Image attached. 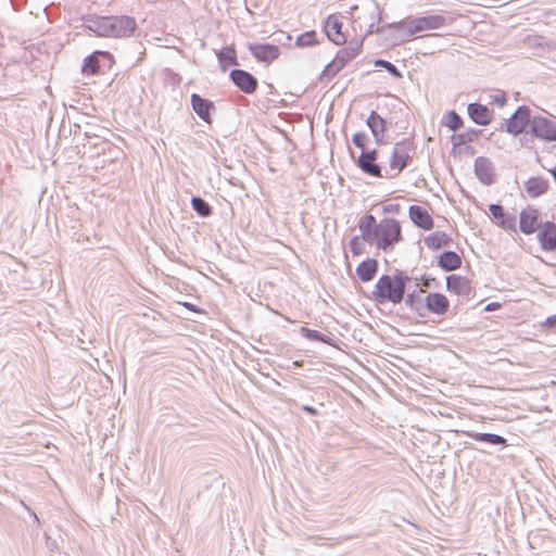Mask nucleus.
<instances>
[{"instance_id": "49530a36", "label": "nucleus", "mask_w": 556, "mask_h": 556, "mask_svg": "<svg viewBox=\"0 0 556 556\" xmlns=\"http://www.w3.org/2000/svg\"><path fill=\"white\" fill-rule=\"evenodd\" d=\"M381 14H382V10H380V11L378 12V22H381Z\"/></svg>"}, {"instance_id": "ddd939ff", "label": "nucleus", "mask_w": 556, "mask_h": 556, "mask_svg": "<svg viewBox=\"0 0 556 556\" xmlns=\"http://www.w3.org/2000/svg\"><path fill=\"white\" fill-rule=\"evenodd\" d=\"M408 215L413 224L424 230H430L433 228V218L431 214L425 207L420 205H410L408 208Z\"/></svg>"}, {"instance_id": "39448f33", "label": "nucleus", "mask_w": 556, "mask_h": 556, "mask_svg": "<svg viewBox=\"0 0 556 556\" xmlns=\"http://www.w3.org/2000/svg\"><path fill=\"white\" fill-rule=\"evenodd\" d=\"M534 114L527 105H519L508 119L501 124V129H505L513 136H518L526 131L527 127L531 128Z\"/></svg>"}, {"instance_id": "a211bd4d", "label": "nucleus", "mask_w": 556, "mask_h": 556, "mask_svg": "<svg viewBox=\"0 0 556 556\" xmlns=\"http://www.w3.org/2000/svg\"><path fill=\"white\" fill-rule=\"evenodd\" d=\"M342 23L336 15H329L325 23V33L330 41L340 46L345 43L346 38L341 30Z\"/></svg>"}, {"instance_id": "c9c22d12", "label": "nucleus", "mask_w": 556, "mask_h": 556, "mask_svg": "<svg viewBox=\"0 0 556 556\" xmlns=\"http://www.w3.org/2000/svg\"><path fill=\"white\" fill-rule=\"evenodd\" d=\"M507 101L506 93L502 90L496 91L495 93H492L489 96V103L490 104H498L500 106H503Z\"/></svg>"}, {"instance_id": "f704fd0d", "label": "nucleus", "mask_w": 556, "mask_h": 556, "mask_svg": "<svg viewBox=\"0 0 556 556\" xmlns=\"http://www.w3.org/2000/svg\"><path fill=\"white\" fill-rule=\"evenodd\" d=\"M192 207L199 215L203 217L208 216L212 213L211 206L201 198L192 199Z\"/></svg>"}, {"instance_id": "4be33fe9", "label": "nucleus", "mask_w": 556, "mask_h": 556, "mask_svg": "<svg viewBox=\"0 0 556 556\" xmlns=\"http://www.w3.org/2000/svg\"><path fill=\"white\" fill-rule=\"evenodd\" d=\"M378 271V261L375 258H366L356 267V275L363 282L374 279Z\"/></svg>"}, {"instance_id": "9b49d317", "label": "nucleus", "mask_w": 556, "mask_h": 556, "mask_svg": "<svg viewBox=\"0 0 556 556\" xmlns=\"http://www.w3.org/2000/svg\"><path fill=\"white\" fill-rule=\"evenodd\" d=\"M446 289L452 294L467 298L472 292L471 280L462 275H450L446 277Z\"/></svg>"}, {"instance_id": "c756f323", "label": "nucleus", "mask_w": 556, "mask_h": 556, "mask_svg": "<svg viewBox=\"0 0 556 556\" xmlns=\"http://www.w3.org/2000/svg\"><path fill=\"white\" fill-rule=\"evenodd\" d=\"M367 125L376 139H378V136L384 130V121L375 111L368 116Z\"/></svg>"}, {"instance_id": "1a4fd4ad", "label": "nucleus", "mask_w": 556, "mask_h": 556, "mask_svg": "<svg viewBox=\"0 0 556 556\" xmlns=\"http://www.w3.org/2000/svg\"><path fill=\"white\" fill-rule=\"evenodd\" d=\"M357 147L362 149V153L358 157V166L362 168L363 172L366 174L374 176V177H380L381 172L378 164L375 163L377 153L375 150L369 151L365 148L364 141H355Z\"/></svg>"}, {"instance_id": "423d86ee", "label": "nucleus", "mask_w": 556, "mask_h": 556, "mask_svg": "<svg viewBox=\"0 0 556 556\" xmlns=\"http://www.w3.org/2000/svg\"><path fill=\"white\" fill-rule=\"evenodd\" d=\"M114 59L110 52L97 50L84 59L81 73L84 75H96L104 68H111Z\"/></svg>"}, {"instance_id": "a19ab883", "label": "nucleus", "mask_w": 556, "mask_h": 556, "mask_svg": "<svg viewBox=\"0 0 556 556\" xmlns=\"http://www.w3.org/2000/svg\"><path fill=\"white\" fill-rule=\"evenodd\" d=\"M501 307H502L501 303H498V302H491V303H489V304L484 307V311H485V312H493V311H496V309H498V308H501Z\"/></svg>"}, {"instance_id": "6e6552de", "label": "nucleus", "mask_w": 556, "mask_h": 556, "mask_svg": "<svg viewBox=\"0 0 556 556\" xmlns=\"http://www.w3.org/2000/svg\"><path fill=\"white\" fill-rule=\"evenodd\" d=\"M232 84L247 94L253 93L257 89V79L244 70L235 68L229 74Z\"/></svg>"}, {"instance_id": "f257e3e1", "label": "nucleus", "mask_w": 556, "mask_h": 556, "mask_svg": "<svg viewBox=\"0 0 556 556\" xmlns=\"http://www.w3.org/2000/svg\"><path fill=\"white\" fill-rule=\"evenodd\" d=\"M359 231H365L370 238V244L384 253L391 252L403 240L401 222L393 217H386L377 223L374 215L363 216L358 223Z\"/></svg>"}, {"instance_id": "393cba45", "label": "nucleus", "mask_w": 556, "mask_h": 556, "mask_svg": "<svg viewBox=\"0 0 556 556\" xmlns=\"http://www.w3.org/2000/svg\"><path fill=\"white\" fill-rule=\"evenodd\" d=\"M451 238L444 231H434L425 238V244L430 250H439L450 245Z\"/></svg>"}, {"instance_id": "4c0bfd02", "label": "nucleus", "mask_w": 556, "mask_h": 556, "mask_svg": "<svg viewBox=\"0 0 556 556\" xmlns=\"http://www.w3.org/2000/svg\"><path fill=\"white\" fill-rule=\"evenodd\" d=\"M390 24H386V25H382V26H379V25H376L375 23H371L368 27V34H374V33H381L386 28H390L389 27Z\"/></svg>"}, {"instance_id": "a878e982", "label": "nucleus", "mask_w": 556, "mask_h": 556, "mask_svg": "<svg viewBox=\"0 0 556 556\" xmlns=\"http://www.w3.org/2000/svg\"><path fill=\"white\" fill-rule=\"evenodd\" d=\"M438 265L447 271L455 270L462 266V258L457 253L447 251L440 255Z\"/></svg>"}, {"instance_id": "bb28decb", "label": "nucleus", "mask_w": 556, "mask_h": 556, "mask_svg": "<svg viewBox=\"0 0 556 556\" xmlns=\"http://www.w3.org/2000/svg\"><path fill=\"white\" fill-rule=\"evenodd\" d=\"M370 243V238L365 231L359 236H354L350 241V250L354 256H359L366 252V245Z\"/></svg>"}, {"instance_id": "de8ad7c7", "label": "nucleus", "mask_w": 556, "mask_h": 556, "mask_svg": "<svg viewBox=\"0 0 556 556\" xmlns=\"http://www.w3.org/2000/svg\"><path fill=\"white\" fill-rule=\"evenodd\" d=\"M185 306H186L187 308L191 309V311H194V309H193V307H192V305L185 304Z\"/></svg>"}, {"instance_id": "b1692460", "label": "nucleus", "mask_w": 556, "mask_h": 556, "mask_svg": "<svg viewBox=\"0 0 556 556\" xmlns=\"http://www.w3.org/2000/svg\"><path fill=\"white\" fill-rule=\"evenodd\" d=\"M548 182L541 177H531L525 182V190L531 198H536L547 191Z\"/></svg>"}, {"instance_id": "20e7f679", "label": "nucleus", "mask_w": 556, "mask_h": 556, "mask_svg": "<svg viewBox=\"0 0 556 556\" xmlns=\"http://www.w3.org/2000/svg\"><path fill=\"white\" fill-rule=\"evenodd\" d=\"M446 24L444 15L431 14L412 20H402L400 22L391 23L389 27L396 30H403L402 40H407L414 35L432 29H439Z\"/></svg>"}, {"instance_id": "79ce46f5", "label": "nucleus", "mask_w": 556, "mask_h": 556, "mask_svg": "<svg viewBox=\"0 0 556 556\" xmlns=\"http://www.w3.org/2000/svg\"><path fill=\"white\" fill-rule=\"evenodd\" d=\"M406 304L412 308V309H415V311H418V307L415 305L414 303V299H413V295H408L407 300H406Z\"/></svg>"}, {"instance_id": "72a5a7b5", "label": "nucleus", "mask_w": 556, "mask_h": 556, "mask_svg": "<svg viewBox=\"0 0 556 556\" xmlns=\"http://www.w3.org/2000/svg\"><path fill=\"white\" fill-rule=\"evenodd\" d=\"M375 66L384 68L394 78H402L400 70L390 61L378 59L375 61Z\"/></svg>"}, {"instance_id": "a18cd8bd", "label": "nucleus", "mask_w": 556, "mask_h": 556, "mask_svg": "<svg viewBox=\"0 0 556 556\" xmlns=\"http://www.w3.org/2000/svg\"><path fill=\"white\" fill-rule=\"evenodd\" d=\"M303 409L312 415H316L317 410L314 407L311 406H304Z\"/></svg>"}, {"instance_id": "aec40b11", "label": "nucleus", "mask_w": 556, "mask_h": 556, "mask_svg": "<svg viewBox=\"0 0 556 556\" xmlns=\"http://www.w3.org/2000/svg\"><path fill=\"white\" fill-rule=\"evenodd\" d=\"M363 48V40H354L350 41L349 45L342 49H340L336 59L341 65L345 66L350 61L355 59L361 52Z\"/></svg>"}, {"instance_id": "f03ea898", "label": "nucleus", "mask_w": 556, "mask_h": 556, "mask_svg": "<svg viewBox=\"0 0 556 556\" xmlns=\"http://www.w3.org/2000/svg\"><path fill=\"white\" fill-rule=\"evenodd\" d=\"M84 26L99 37L126 38L137 28L136 20L129 15H87Z\"/></svg>"}, {"instance_id": "cd10ccee", "label": "nucleus", "mask_w": 556, "mask_h": 556, "mask_svg": "<svg viewBox=\"0 0 556 556\" xmlns=\"http://www.w3.org/2000/svg\"><path fill=\"white\" fill-rule=\"evenodd\" d=\"M217 58L222 71H226L228 64H238L236 50L233 49L232 46H227L220 49L219 52L217 53Z\"/></svg>"}, {"instance_id": "2f4dec72", "label": "nucleus", "mask_w": 556, "mask_h": 556, "mask_svg": "<svg viewBox=\"0 0 556 556\" xmlns=\"http://www.w3.org/2000/svg\"><path fill=\"white\" fill-rule=\"evenodd\" d=\"M344 66L341 65V63L338 62V60L334 58L331 62H329L326 67L324 68L320 80H330L333 78Z\"/></svg>"}, {"instance_id": "f8f14e48", "label": "nucleus", "mask_w": 556, "mask_h": 556, "mask_svg": "<svg viewBox=\"0 0 556 556\" xmlns=\"http://www.w3.org/2000/svg\"><path fill=\"white\" fill-rule=\"evenodd\" d=\"M249 51L258 61L270 63L280 54L279 47L271 43H250Z\"/></svg>"}, {"instance_id": "c85d7f7f", "label": "nucleus", "mask_w": 556, "mask_h": 556, "mask_svg": "<svg viewBox=\"0 0 556 556\" xmlns=\"http://www.w3.org/2000/svg\"><path fill=\"white\" fill-rule=\"evenodd\" d=\"M441 124L456 131L463 126V118L456 111L452 110L443 115Z\"/></svg>"}, {"instance_id": "09e8293b", "label": "nucleus", "mask_w": 556, "mask_h": 556, "mask_svg": "<svg viewBox=\"0 0 556 556\" xmlns=\"http://www.w3.org/2000/svg\"><path fill=\"white\" fill-rule=\"evenodd\" d=\"M457 139H459V140L465 139V135H459Z\"/></svg>"}, {"instance_id": "7c9ffc66", "label": "nucleus", "mask_w": 556, "mask_h": 556, "mask_svg": "<svg viewBox=\"0 0 556 556\" xmlns=\"http://www.w3.org/2000/svg\"><path fill=\"white\" fill-rule=\"evenodd\" d=\"M470 437L473 440L480 441V442L501 444L503 446L507 445V441L505 438L497 435V434H493V433H473V434H470Z\"/></svg>"}, {"instance_id": "473e14b6", "label": "nucleus", "mask_w": 556, "mask_h": 556, "mask_svg": "<svg viewBox=\"0 0 556 556\" xmlns=\"http://www.w3.org/2000/svg\"><path fill=\"white\" fill-rule=\"evenodd\" d=\"M317 41V35L315 30H308L303 34H301L295 41V45L301 48L311 47L316 45Z\"/></svg>"}, {"instance_id": "2eb2a0df", "label": "nucleus", "mask_w": 556, "mask_h": 556, "mask_svg": "<svg viewBox=\"0 0 556 556\" xmlns=\"http://www.w3.org/2000/svg\"><path fill=\"white\" fill-rule=\"evenodd\" d=\"M425 304L428 312L435 315H444L450 308L448 299L439 292H430L425 299Z\"/></svg>"}, {"instance_id": "ea45409f", "label": "nucleus", "mask_w": 556, "mask_h": 556, "mask_svg": "<svg viewBox=\"0 0 556 556\" xmlns=\"http://www.w3.org/2000/svg\"><path fill=\"white\" fill-rule=\"evenodd\" d=\"M430 287V278L422 276L420 279V291L425 292Z\"/></svg>"}, {"instance_id": "4468645a", "label": "nucleus", "mask_w": 556, "mask_h": 556, "mask_svg": "<svg viewBox=\"0 0 556 556\" xmlns=\"http://www.w3.org/2000/svg\"><path fill=\"white\" fill-rule=\"evenodd\" d=\"M538 239L544 251L556 250V225L546 222L539 228Z\"/></svg>"}, {"instance_id": "dca6fc26", "label": "nucleus", "mask_w": 556, "mask_h": 556, "mask_svg": "<svg viewBox=\"0 0 556 556\" xmlns=\"http://www.w3.org/2000/svg\"><path fill=\"white\" fill-rule=\"evenodd\" d=\"M191 105L195 114L204 122H211V113L215 110L214 103L198 93L190 97Z\"/></svg>"}, {"instance_id": "37998d69", "label": "nucleus", "mask_w": 556, "mask_h": 556, "mask_svg": "<svg viewBox=\"0 0 556 556\" xmlns=\"http://www.w3.org/2000/svg\"><path fill=\"white\" fill-rule=\"evenodd\" d=\"M480 134H481V130L470 129V131L467 132V136H468L467 139H472V137H477Z\"/></svg>"}, {"instance_id": "c03bdc74", "label": "nucleus", "mask_w": 556, "mask_h": 556, "mask_svg": "<svg viewBox=\"0 0 556 556\" xmlns=\"http://www.w3.org/2000/svg\"><path fill=\"white\" fill-rule=\"evenodd\" d=\"M352 139H366V135L364 132H355Z\"/></svg>"}, {"instance_id": "412c9836", "label": "nucleus", "mask_w": 556, "mask_h": 556, "mask_svg": "<svg viewBox=\"0 0 556 556\" xmlns=\"http://www.w3.org/2000/svg\"><path fill=\"white\" fill-rule=\"evenodd\" d=\"M475 172L477 177L484 185H491L494 181V170L488 159L478 157L475 162Z\"/></svg>"}, {"instance_id": "58836bf2", "label": "nucleus", "mask_w": 556, "mask_h": 556, "mask_svg": "<svg viewBox=\"0 0 556 556\" xmlns=\"http://www.w3.org/2000/svg\"><path fill=\"white\" fill-rule=\"evenodd\" d=\"M554 327H556V316L555 315L548 316L542 324V328H544V329H551Z\"/></svg>"}, {"instance_id": "6ab92c4d", "label": "nucleus", "mask_w": 556, "mask_h": 556, "mask_svg": "<svg viewBox=\"0 0 556 556\" xmlns=\"http://www.w3.org/2000/svg\"><path fill=\"white\" fill-rule=\"evenodd\" d=\"M489 211L501 228L516 231V217L514 215L505 212L498 204H491Z\"/></svg>"}, {"instance_id": "e433bc0d", "label": "nucleus", "mask_w": 556, "mask_h": 556, "mask_svg": "<svg viewBox=\"0 0 556 556\" xmlns=\"http://www.w3.org/2000/svg\"><path fill=\"white\" fill-rule=\"evenodd\" d=\"M300 333L309 340H323L318 331L312 330L307 327H301Z\"/></svg>"}, {"instance_id": "f3484780", "label": "nucleus", "mask_w": 556, "mask_h": 556, "mask_svg": "<svg viewBox=\"0 0 556 556\" xmlns=\"http://www.w3.org/2000/svg\"><path fill=\"white\" fill-rule=\"evenodd\" d=\"M467 113L473 123L481 126L489 125L492 121V111L488 105L478 102L469 103L467 106Z\"/></svg>"}, {"instance_id": "5701e85b", "label": "nucleus", "mask_w": 556, "mask_h": 556, "mask_svg": "<svg viewBox=\"0 0 556 556\" xmlns=\"http://www.w3.org/2000/svg\"><path fill=\"white\" fill-rule=\"evenodd\" d=\"M408 159L409 154L406 148L403 144L396 146L390 159V168L400 173L407 165Z\"/></svg>"}, {"instance_id": "9d476101", "label": "nucleus", "mask_w": 556, "mask_h": 556, "mask_svg": "<svg viewBox=\"0 0 556 556\" xmlns=\"http://www.w3.org/2000/svg\"><path fill=\"white\" fill-rule=\"evenodd\" d=\"M540 212L539 210L527 206L521 210L519 215V228L525 235H532L541 227L539 225Z\"/></svg>"}, {"instance_id": "0eeeda50", "label": "nucleus", "mask_w": 556, "mask_h": 556, "mask_svg": "<svg viewBox=\"0 0 556 556\" xmlns=\"http://www.w3.org/2000/svg\"><path fill=\"white\" fill-rule=\"evenodd\" d=\"M530 132L535 139H556V116L534 114Z\"/></svg>"}, {"instance_id": "7ed1b4c3", "label": "nucleus", "mask_w": 556, "mask_h": 556, "mask_svg": "<svg viewBox=\"0 0 556 556\" xmlns=\"http://www.w3.org/2000/svg\"><path fill=\"white\" fill-rule=\"evenodd\" d=\"M408 277L402 273L382 275L372 289V299L379 304H399L404 299Z\"/></svg>"}]
</instances>
